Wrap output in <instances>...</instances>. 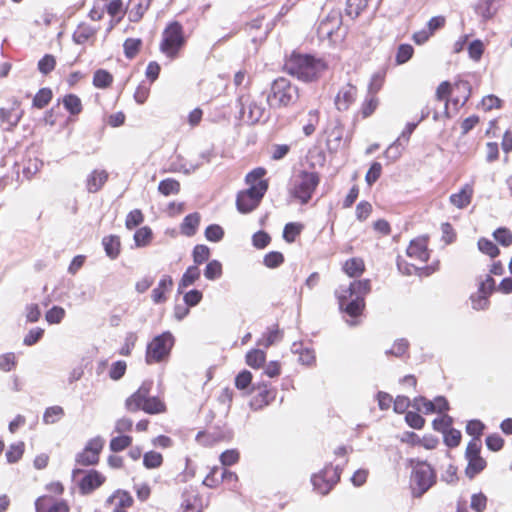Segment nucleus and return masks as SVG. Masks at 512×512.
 <instances>
[{"mask_svg":"<svg viewBox=\"0 0 512 512\" xmlns=\"http://www.w3.org/2000/svg\"><path fill=\"white\" fill-rule=\"evenodd\" d=\"M193 260L196 265H200L208 260L210 250L206 245H196L193 249Z\"/></svg>","mask_w":512,"mask_h":512,"instance_id":"obj_57","label":"nucleus"},{"mask_svg":"<svg viewBox=\"0 0 512 512\" xmlns=\"http://www.w3.org/2000/svg\"><path fill=\"white\" fill-rule=\"evenodd\" d=\"M224 236V230L217 224L209 225L205 230V237L208 241L219 242Z\"/></svg>","mask_w":512,"mask_h":512,"instance_id":"obj_59","label":"nucleus"},{"mask_svg":"<svg viewBox=\"0 0 512 512\" xmlns=\"http://www.w3.org/2000/svg\"><path fill=\"white\" fill-rule=\"evenodd\" d=\"M371 291L370 280L353 281L336 291L339 307L351 317H357L365 307L364 297Z\"/></svg>","mask_w":512,"mask_h":512,"instance_id":"obj_3","label":"nucleus"},{"mask_svg":"<svg viewBox=\"0 0 512 512\" xmlns=\"http://www.w3.org/2000/svg\"><path fill=\"white\" fill-rule=\"evenodd\" d=\"M132 442V438L127 435L117 436L111 439L110 441V449L113 452H120L130 446Z\"/></svg>","mask_w":512,"mask_h":512,"instance_id":"obj_51","label":"nucleus"},{"mask_svg":"<svg viewBox=\"0 0 512 512\" xmlns=\"http://www.w3.org/2000/svg\"><path fill=\"white\" fill-rule=\"evenodd\" d=\"M173 286V280L169 275H164L157 287L152 290V300L155 304H159L166 301L165 293L170 291Z\"/></svg>","mask_w":512,"mask_h":512,"instance_id":"obj_22","label":"nucleus"},{"mask_svg":"<svg viewBox=\"0 0 512 512\" xmlns=\"http://www.w3.org/2000/svg\"><path fill=\"white\" fill-rule=\"evenodd\" d=\"M104 446V439L100 436L90 439L85 448L76 455V463L82 466L95 465L99 461V454Z\"/></svg>","mask_w":512,"mask_h":512,"instance_id":"obj_12","label":"nucleus"},{"mask_svg":"<svg viewBox=\"0 0 512 512\" xmlns=\"http://www.w3.org/2000/svg\"><path fill=\"white\" fill-rule=\"evenodd\" d=\"M406 423L414 429H421L425 424V419L417 412H407L405 415Z\"/></svg>","mask_w":512,"mask_h":512,"instance_id":"obj_64","label":"nucleus"},{"mask_svg":"<svg viewBox=\"0 0 512 512\" xmlns=\"http://www.w3.org/2000/svg\"><path fill=\"white\" fill-rule=\"evenodd\" d=\"M397 267H398V270L402 274L408 275V276L413 275V274H417L419 276H423V275L428 276L436 270V268H433V267H417L414 264H410V263L406 262L401 257H398V259H397Z\"/></svg>","mask_w":512,"mask_h":512,"instance_id":"obj_21","label":"nucleus"},{"mask_svg":"<svg viewBox=\"0 0 512 512\" xmlns=\"http://www.w3.org/2000/svg\"><path fill=\"white\" fill-rule=\"evenodd\" d=\"M152 381H144L138 390L125 402L126 409L130 412L143 410L148 414H158L165 411V404L155 396H150Z\"/></svg>","mask_w":512,"mask_h":512,"instance_id":"obj_4","label":"nucleus"},{"mask_svg":"<svg viewBox=\"0 0 512 512\" xmlns=\"http://www.w3.org/2000/svg\"><path fill=\"white\" fill-rule=\"evenodd\" d=\"M266 170L264 168H255L246 175V184L248 189L240 191L236 198L237 210L242 214H247L256 209L264 197L268 183L263 180Z\"/></svg>","mask_w":512,"mask_h":512,"instance_id":"obj_1","label":"nucleus"},{"mask_svg":"<svg viewBox=\"0 0 512 512\" xmlns=\"http://www.w3.org/2000/svg\"><path fill=\"white\" fill-rule=\"evenodd\" d=\"M108 179L105 170H93L87 177L86 187L90 193L99 191Z\"/></svg>","mask_w":512,"mask_h":512,"instance_id":"obj_23","label":"nucleus"},{"mask_svg":"<svg viewBox=\"0 0 512 512\" xmlns=\"http://www.w3.org/2000/svg\"><path fill=\"white\" fill-rule=\"evenodd\" d=\"M24 111L21 109V101L13 98L8 108H0V122L6 131H12L23 117Z\"/></svg>","mask_w":512,"mask_h":512,"instance_id":"obj_13","label":"nucleus"},{"mask_svg":"<svg viewBox=\"0 0 512 512\" xmlns=\"http://www.w3.org/2000/svg\"><path fill=\"white\" fill-rule=\"evenodd\" d=\"M284 70L303 82H313L327 70V64L312 55L294 52L285 60Z\"/></svg>","mask_w":512,"mask_h":512,"instance_id":"obj_2","label":"nucleus"},{"mask_svg":"<svg viewBox=\"0 0 512 512\" xmlns=\"http://www.w3.org/2000/svg\"><path fill=\"white\" fill-rule=\"evenodd\" d=\"M473 196V186L465 184L458 193L450 195V202L458 209L466 208L470 203Z\"/></svg>","mask_w":512,"mask_h":512,"instance_id":"obj_20","label":"nucleus"},{"mask_svg":"<svg viewBox=\"0 0 512 512\" xmlns=\"http://www.w3.org/2000/svg\"><path fill=\"white\" fill-rule=\"evenodd\" d=\"M266 361V352L263 349L255 348L251 349L246 353L245 362L246 364L253 368L259 369L261 368Z\"/></svg>","mask_w":512,"mask_h":512,"instance_id":"obj_27","label":"nucleus"},{"mask_svg":"<svg viewBox=\"0 0 512 512\" xmlns=\"http://www.w3.org/2000/svg\"><path fill=\"white\" fill-rule=\"evenodd\" d=\"M433 428L436 431L442 432L443 434L448 431L452 425V418L446 414L435 418L432 422Z\"/></svg>","mask_w":512,"mask_h":512,"instance_id":"obj_62","label":"nucleus"},{"mask_svg":"<svg viewBox=\"0 0 512 512\" xmlns=\"http://www.w3.org/2000/svg\"><path fill=\"white\" fill-rule=\"evenodd\" d=\"M104 481L105 477L100 472L90 470L79 481V489L82 494H89L100 487Z\"/></svg>","mask_w":512,"mask_h":512,"instance_id":"obj_19","label":"nucleus"},{"mask_svg":"<svg viewBox=\"0 0 512 512\" xmlns=\"http://www.w3.org/2000/svg\"><path fill=\"white\" fill-rule=\"evenodd\" d=\"M365 6V0H347L345 12L349 17L354 19L360 15Z\"/></svg>","mask_w":512,"mask_h":512,"instance_id":"obj_47","label":"nucleus"},{"mask_svg":"<svg viewBox=\"0 0 512 512\" xmlns=\"http://www.w3.org/2000/svg\"><path fill=\"white\" fill-rule=\"evenodd\" d=\"M357 99V87L348 82L340 87L334 103L338 111H347Z\"/></svg>","mask_w":512,"mask_h":512,"instance_id":"obj_16","label":"nucleus"},{"mask_svg":"<svg viewBox=\"0 0 512 512\" xmlns=\"http://www.w3.org/2000/svg\"><path fill=\"white\" fill-rule=\"evenodd\" d=\"M106 255L111 259H116L120 253V239L117 236H106L102 240Z\"/></svg>","mask_w":512,"mask_h":512,"instance_id":"obj_30","label":"nucleus"},{"mask_svg":"<svg viewBox=\"0 0 512 512\" xmlns=\"http://www.w3.org/2000/svg\"><path fill=\"white\" fill-rule=\"evenodd\" d=\"M97 32V28L88 25L86 23H81L77 26L76 30L73 33V40L77 44H84L90 38H92Z\"/></svg>","mask_w":512,"mask_h":512,"instance_id":"obj_25","label":"nucleus"},{"mask_svg":"<svg viewBox=\"0 0 512 512\" xmlns=\"http://www.w3.org/2000/svg\"><path fill=\"white\" fill-rule=\"evenodd\" d=\"M113 82V76L104 69H98L93 75V85L99 89L109 87Z\"/></svg>","mask_w":512,"mask_h":512,"instance_id":"obj_34","label":"nucleus"},{"mask_svg":"<svg viewBox=\"0 0 512 512\" xmlns=\"http://www.w3.org/2000/svg\"><path fill=\"white\" fill-rule=\"evenodd\" d=\"M63 105L71 115H78L82 111L81 99L75 94H68L63 98Z\"/></svg>","mask_w":512,"mask_h":512,"instance_id":"obj_35","label":"nucleus"},{"mask_svg":"<svg viewBox=\"0 0 512 512\" xmlns=\"http://www.w3.org/2000/svg\"><path fill=\"white\" fill-rule=\"evenodd\" d=\"M158 190L164 196L174 195L179 192L180 184L175 179L167 178L159 183Z\"/></svg>","mask_w":512,"mask_h":512,"instance_id":"obj_37","label":"nucleus"},{"mask_svg":"<svg viewBox=\"0 0 512 512\" xmlns=\"http://www.w3.org/2000/svg\"><path fill=\"white\" fill-rule=\"evenodd\" d=\"M436 482V474L430 464L417 462L412 469L410 487L413 497H421Z\"/></svg>","mask_w":512,"mask_h":512,"instance_id":"obj_8","label":"nucleus"},{"mask_svg":"<svg viewBox=\"0 0 512 512\" xmlns=\"http://www.w3.org/2000/svg\"><path fill=\"white\" fill-rule=\"evenodd\" d=\"M204 276L211 281L219 279L222 276V264L218 260L208 262L204 269Z\"/></svg>","mask_w":512,"mask_h":512,"instance_id":"obj_39","label":"nucleus"},{"mask_svg":"<svg viewBox=\"0 0 512 512\" xmlns=\"http://www.w3.org/2000/svg\"><path fill=\"white\" fill-rule=\"evenodd\" d=\"M35 507L37 512H69L66 502L50 496L38 498L35 502Z\"/></svg>","mask_w":512,"mask_h":512,"instance_id":"obj_18","label":"nucleus"},{"mask_svg":"<svg viewBox=\"0 0 512 512\" xmlns=\"http://www.w3.org/2000/svg\"><path fill=\"white\" fill-rule=\"evenodd\" d=\"M382 165L379 162H373L365 175V181L368 186H372L381 176Z\"/></svg>","mask_w":512,"mask_h":512,"instance_id":"obj_55","label":"nucleus"},{"mask_svg":"<svg viewBox=\"0 0 512 512\" xmlns=\"http://www.w3.org/2000/svg\"><path fill=\"white\" fill-rule=\"evenodd\" d=\"M282 339V333L277 326H273L267 329L263 333L262 337L258 339L257 345L264 348H268L271 345L279 342Z\"/></svg>","mask_w":512,"mask_h":512,"instance_id":"obj_28","label":"nucleus"},{"mask_svg":"<svg viewBox=\"0 0 512 512\" xmlns=\"http://www.w3.org/2000/svg\"><path fill=\"white\" fill-rule=\"evenodd\" d=\"M302 226L297 223H288L285 225L283 230V238L288 242L292 243L295 241L297 235L300 234Z\"/></svg>","mask_w":512,"mask_h":512,"instance_id":"obj_58","label":"nucleus"},{"mask_svg":"<svg viewBox=\"0 0 512 512\" xmlns=\"http://www.w3.org/2000/svg\"><path fill=\"white\" fill-rule=\"evenodd\" d=\"M451 93V85L449 82H442L436 89L435 97L438 101H445L444 114L448 117V101L447 97Z\"/></svg>","mask_w":512,"mask_h":512,"instance_id":"obj_49","label":"nucleus"},{"mask_svg":"<svg viewBox=\"0 0 512 512\" xmlns=\"http://www.w3.org/2000/svg\"><path fill=\"white\" fill-rule=\"evenodd\" d=\"M341 471L339 466L325 465L321 471L311 476L313 490L320 495H327L339 482Z\"/></svg>","mask_w":512,"mask_h":512,"instance_id":"obj_10","label":"nucleus"},{"mask_svg":"<svg viewBox=\"0 0 512 512\" xmlns=\"http://www.w3.org/2000/svg\"><path fill=\"white\" fill-rule=\"evenodd\" d=\"M199 277L200 269L198 268V266H189L178 283V293H182L185 288L193 285L194 282L199 279Z\"/></svg>","mask_w":512,"mask_h":512,"instance_id":"obj_26","label":"nucleus"},{"mask_svg":"<svg viewBox=\"0 0 512 512\" xmlns=\"http://www.w3.org/2000/svg\"><path fill=\"white\" fill-rule=\"evenodd\" d=\"M199 223L200 215L198 213L187 215L181 224V233L186 236H193L196 233Z\"/></svg>","mask_w":512,"mask_h":512,"instance_id":"obj_32","label":"nucleus"},{"mask_svg":"<svg viewBox=\"0 0 512 512\" xmlns=\"http://www.w3.org/2000/svg\"><path fill=\"white\" fill-rule=\"evenodd\" d=\"M64 415V410L61 406L48 407L43 414V422L45 424H54L58 422Z\"/></svg>","mask_w":512,"mask_h":512,"instance_id":"obj_38","label":"nucleus"},{"mask_svg":"<svg viewBox=\"0 0 512 512\" xmlns=\"http://www.w3.org/2000/svg\"><path fill=\"white\" fill-rule=\"evenodd\" d=\"M412 406L420 411L422 408L426 414L435 413V407L433 401L426 399L425 397L419 396L413 399Z\"/></svg>","mask_w":512,"mask_h":512,"instance_id":"obj_61","label":"nucleus"},{"mask_svg":"<svg viewBox=\"0 0 512 512\" xmlns=\"http://www.w3.org/2000/svg\"><path fill=\"white\" fill-rule=\"evenodd\" d=\"M404 151V145L400 138L396 139L384 152L385 157L392 162H395L400 158Z\"/></svg>","mask_w":512,"mask_h":512,"instance_id":"obj_45","label":"nucleus"},{"mask_svg":"<svg viewBox=\"0 0 512 512\" xmlns=\"http://www.w3.org/2000/svg\"><path fill=\"white\" fill-rule=\"evenodd\" d=\"M141 44L142 41L138 38H127L123 44L126 58L133 59L137 55Z\"/></svg>","mask_w":512,"mask_h":512,"instance_id":"obj_43","label":"nucleus"},{"mask_svg":"<svg viewBox=\"0 0 512 512\" xmlns=\"http://www.w3.org/2000/svg\"><path fill=\"white\" fill-rule=\"evenodd\" d=\"M248 120L251 123H256L261 120L265 114V107L255 101H251L247 106Z\"/></svg>","mask_w":512,"mask_h":512,"instance_id":"obj_42","label":"nucleus"},{"mask_svg":"<svg viewBox=\"0 0 512 512\" xmlns=\"http://www.w3.org/2000/svg\"><path fill=\"white\" fill-rule=\"evenodd\" d=\"M185 42L183 26L177 21L171 22L162 33L160 51L167 58L173 60L178 57Z\"/></svg>","mask_w":512,"mask_h":512,"instance_id":"obj_7","label":"nucleus"},{"mask_svg":"<svg viewBox=\"0 0 512 512\" xmlns=\"http://www.w3.org/2000/svg\"><path fill=\"white\" fill-rule=\"evenodd\" d=\"M487 506V497L483 493H476L471 496L470 507L476 512H483Z\"/></svg>","mask_w":512,"mask_h":512,"instance_id":"obj_63","label":"nucleus"},{"mask_svg":"<svg viewBox=\"0 0 512 512\" xmlns=\"http://www.w3.org/2000/svg\"><path fill=\"white\" fill-rule=\"evenodd\" d=\"M478 248L482 253L490 256L491 258L497 257L500 253L499 248L487 238H480L478 240Z\"/></svg>","mask_w":512,"mask_h":512,"instance_id":"obj_46","label":"nucleus"},{"mask_svg":"<svg viewBox=\"0 0 512 512\" xmlns=\"http://www.w3.org/2000/svg\"><path fill=\"white\" fill-rule=\"evenodd\" d=\"M144 221V216L141 210L134 209L130 211L126 217L125 225L127 229H134Z\"/></svg>","mask_w":512,"mask_h":512,"instance_id":"obj_54","label":"nucleus"},{"mask_svg":"<svg viewBox=\"0 0 512 512\" xmlns=\"http://www.w3.org/2000/svg\"><path fill=\"white\" fill-rule=\"evenodd\" d=\"M254 390L256 393L250 401V406L254 410H260L275 400L276 389L268 383H261Z\"/></svg>","mask_w":512,"mask_h":512,"instance_id":"obj_14","label":"nucleus"},{"mask_svg":"<svg viewBox=\"0 0 512 512\" xmlns=\"http://www.w3.org/2000/svg\"><path fill=\"white\" fill-rule=\"evenodd\" d=\"M365 270V265L362 259L360 258H351L348 259L343 265V271L349 277H357L360 276Z\"/></svg>","mask_w":512,"mask_h":512,"instance_id":"obj_31","label":"nucleus"},{"mask_svg":"<svg viewBox=\"0 0 512 512\" xmlns=\"http://www.w3.org/2000/svg\"><path fill=\"white\" fill-rule=\"evenodd\" d=\"M174 342V336L169 331L155 336L147 345L145 355L146 363L150 365L166 361L174 346Z\"/></svg>","mask_w":512,"mask_h":512,"instance_id":"obj_9","label":"nucleus"},{"mask_svg":"<svg viewBox=\"0 0 512 512\" xmlns=\"http://www.w3.org/2000/svg\"><path fill=\"white\" fill-rule=\"evenodd\" d=\"M65 310L60 306H53L46 312L45 318L49 324H59L65 317Z\"/></svg>","mask_w":512,"mask_h":512,"instance_id":"obj_52","label":"nucleus"},{"mask_svg":"<svg viewBox=\"0 0 512 512\" xmlns=\"http://www.w3.org/2000/svg\"><path fill=\"white\" fill-rule=\"evenodd\" d=\"M151 239L152 230L147 226L139 228L134 234V241L137 247L147 246L151 242Z\"/></svg>","mask_w":512,"mask_h":512,"instance_id":"obj_40","label":"nucleus"},{"mask_svg":"<svg viewBox=\"0 0 512 512\" xmlns=\"http://www.w3.org/2000/svg\"><path fill=\"white\" fill-rule=\"evenodd\" d=\"M414 53V49L410 44H401L396 53L395 61L398 65L408 62Z\"/></svg>","mask_w":512,"mask_h":512,"instance_id":"obj_48","label":"nucleus"},{"mask_svg":"<svg viewBox=\"0 0 512 512\" xmlns=\"http://www.w3.org/2000/svg\"><path fill=\"white\" fill-rule=\"evenodd\" d=\"M24 443L12 444L6 452V458L9 463L17 462L23 455Z\"/></svg>","mask_w":512,"mask_h":512,"instance_id":"obj_60","label":"nucleus"},{"mask_svg":"<svg viewBox=\"0 0 512 512\" xmlns=\"http://www.w3.org/2000/svg\"><path fill=\"white\" fill-rule=\"evenodd\" d=\"M299 99L298 87L284 77L275 79L267 96V102L272 108L294 105Z\"/></svg>","mask_w":512,"mask_h":512,"instance_id":"obj_5","label":"nucleus"},{"mask_svg":"<svg viewBox=\"0 0 512 512\" xmlns=\"http://www.w3.org/2000/svg\"><path fill=\"white\" fill-rule=\"evenodd\" d=\"M342 25V17L340 12L331 11L322 19L318 25L317 33L322 39L332 38V36L340 29Z\"/></svg>","mask_w":512,"mask_h":512,"instance_id":"obj_15","label":"nucleus"},{"mask_svg":"<svg viewBox=\"0 0 512 512\" xmlns=\"http://www.w3.org/2000/svg\"><path fill=\"white\" fill-rule=\"evenodd\" d=\"M163 457L161 453L156 451L146 452L143 456V465L147 469H155L162 465Z\"/></svg>","mask_w":512,"mask_h":512,"instance_id":"obj_41","label":"nucleus"},{"mask_svg":"<svg viewBox=\"0 0 512 512\" xmlns=\"http://www.w3.org/2000/svg\"><path fill=\"white\" fill-rule=\"evenodd\" d=\"M107 501L113 504L114 508H129L133 504L132 496L123 490H117Z\"/></svg>","mask_w":512,"mask_h":512,"instance_id":"obj_29","label":"nucleus"},{"mask_svg":"<svg viewBox=\"0 0 512 512\" xmlns=\"http://www.w3.org/2000/svg\"><path fill=\"white\" fill-rule=\"evenodd\" d=\"M56 65V59L53 55L46 54L43 58H41L38 62V70L44 74L47 75L51 71L54 70Z\"/></svg>","mask_w":512,"mask_h":512,"instance_id":"obj_56","label":"nucleus"},{"mask_svg":"<svg viewBox=\"0 0 512 512\" xmlns=\"http://www.w3.org/2000/svg\"><path fill=\"white\" fill-rule=\"evenodd\" d=\"M150 5V0H146L145 3H138L134 7H132L129 11L128 18L131 22H138L142 19L145 12L148 10Z\"/></svg>","mask_w":512,"mask_h":512,"instance_id":"obj_50","label":"nucleus"},{"mask_svg":"<svg viewBox=\"0 0 512 512\" xmlns=\"http://www.w3.org/2000/svg\"><path fill=\"white\" fill-rule=\"evenodd\" d=\"M320 181L316 172L301 171L291 181L290 194L301 204H306L311 199Z\"/></svg>","mask_w":512,"mask_h":512,"instance_id":"obj_6","label":"nucleus"},{"mask_svg":"<svg viewBox=\"0 0 512 512\" xmlns=\"http://www.w3.org/2000/svg\"><path fill=\"white\" fill-rule=\"evenodd\" d=\"M495 240L502 246L508 247L512 244V232L507 228H498L494 231Z\"/></svg>","mask_w":512,"mask_h":512,"instance_id":"obj_53","label":"nucleus"},{"mask_svg":"<svg viewBox=\"0 0 512 512\" xmlns=\"http://www.w3.org/2000/svg\"><path fill=\"white\" fill-rule=\"evenodd\" d=\"M52 99V91L49 88L40 89L33 98V106L42 109Z\"/></svg>","mask_w":512,"mask_h":512,"instance_id":"obj_44","label":"nucleus"},{"mask_svg":"<svg viewBox=\"0 0 512 512\" xmlns=\"http://www.w3.org/2000/svg\"><path fill=\"white\" fill-rule=\"evenodd\" d=\"M494 2L495 0H479L476 5V13L485 21L491 19L497 11Z\"/></svg>","mask_w":512,"mask_h":512,"instance_id":"obj_33","label":"nucleus"},{"mask_svg":"<svg viewBox=\"0 0 512 512\" xmlns=\"http://www.w3.org/2000/svg\"><path fill=\"white\" fill-rule=\"evenodd\" d=\"M409 349V342L408 340L401 338L397 339L392 347L385 351V354L387 356H395L397 358H402L405 354H407Z\"/></svg>","mask_w":512,"mask_h":512,"instance_id":"obj_36","label":"nucleus"},{"mask_svg":"<svg viewBox=\"0 0 512 512\" xmlns=\"http://www.w3.org/2000/svg\"><path fill=\"white\" fill-rule=\"evenodd\" d=\"M481 446V440L473 438L466 447L465 458L468 461V465L465 473L470 479H473L486 467V461L480 456Z\"/></svg>","mask_w":512,"mask_h":512,"instance_id":"obj_11","label":"nucleus"},{"mask_svg":"<svg viewBox=\"0 0 512 512\" xmlns=\"http://www.w3.org/2000/svg\"><path fill=\"white\" fill-rule=\"evenodd\" d=\"M291 351L295 354H299L298 361L302 365L312 366L315 364L316 357L315 352L310 348H302V344L293 343Z\"/></svg>","mask_w":512,"mask_h":512,"instance_id":"obj_24","label":"nucleus"},{"mask_svg":"<svg viewBox=\"0 0 512 512\" xmlns=\"http://www.w3.org/2000/svg\"><path fill=\"white\" fill-rule=\"evenodd\" d=\"M406 254L409 258L424 264L430 257L428 250V238L426 236L418 237L410 241Z\"/></svg>","mask_w":512,"mask_h":512,"instance_id":"obj_17","label":"nucleus"}]
</instances>
